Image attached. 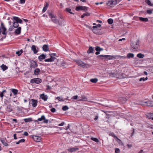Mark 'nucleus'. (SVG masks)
I'll list each match as a JSON object with an SVG mask.
<instances>
[{"label":"nucleus","instance_id":"nucleus-1","mask_svg":"<svg viewBox=\"0 0 153 153\" xmlns=\"http://www.w3.org/2000/svg\"><path fill=\"white\" fill-rule=\"evenodd\" d=\"M42 80L38 78H33L30 80V82L31 83L39 84L42 82Z\"/></svg>","mask_w":153,"mask_h":153},{"label":"nucleus","instance_id":"nucleus-2","mask_svg":"<svg viewBox=\"0 0 153 153\" xmlns=\"http://www.w3.org/2000/svg\"><path fill=\"white\" fill-rule=\"evenodd\" d=\"M74 61L79 66L81 67H87L89 65L88 64H85L84 62L80 60H75Z\"/></svg>","mask_w":153,"mask_h":153},{"label":"nucleus","instance_id":"nucleus-3","mask_svg":"<svg viewBox=\"0 0 153 153\" xmlns=\"http://www.w3.org/2000/svg\"><path fill=\"white\" fill-rule=\"evenodd\" d=\"M117 0H110L108 1L106 4L108 6L113 7L117 4Z\"/></svg>","mask_w":153,"mask_h":153},{"label":"nucleus","instance_id":"nucleus-4","mask_svg":"<svg viewBox=\"0 0 153 153\" xmlns=\"http://www.w3.org/2000/svg\"><path fill=\"white\" fill-rule=\"evenodd\" d=\"M131 45L132 48H138L139 47V41L137 40L136 41H132L131 43Z\"/></svg>","mask_w":153,"mask_h":153},{"label":"nucleus","instance_id":"nucleus-5","mask_svg":"<svg viewBox=\"0 0 153 153\" xmlns=\"http://www.w3.org/2000/svg\"><path fill=\"white\" fill-rule=\"evenodd\" d=\"M43 120V123H47L48 122V120H46L45 117L44 115L42 116L40 118H38L37 120H36L35 121V122H37V121H41Z\"/></svg>","mask_w":153,"mask_h":153},{"label":"nucleus","instance_id":"nucleus-6","mask_svg":"<svg viewBox=\"0 0 153 153\" xmlns=\"http://www.w3.org/2000/svg\"><path fill=\"white\" fill-rule=\"evenodd\" d=\"M98 57H104V59L107 60H111L113 59V58H115L114 56H112L111 55H99L98 56Z\"/></svg>","mask_w":153,"mask_h":153},{"label":"nucleus","instance_id":"nucleus-7","mask_svg":"<svg viewBox=\"0 0 153 153\" xmlns=\"http://www.w3.org/2000/svg\"><path fill=\"white\" fill-rule=\"evenodd\" d=\"M87 7H86L79 6L76 7V10L77 11L80 10H83L85 11H86L87 10Z\"/></svg>","mask_w":153,"mask_h":153},{"label":"nucleus","instance_id":"nucleus-8","mask_svg":"<svg viewBox=\"0 0 153 153\" xmlns=\"http://www.w3.org/2000/svg\"><path fill=\"white\" fill-rule=\"evenodd\" d=\"M33 138L34 140L37 142H39L41 140V138L40 137L37 136H33Z\"/></svg>","mask_w":153,"mask_h":153},{"label":"nucleus","instance_id":"nucleus-9","mask_svg":"<svg viewBox=\"0 0 153 153\" xmlns=\"http://www.w3.org/2000/svg\"><path fill=\"white\" fill-rule=\"evenodd\" d=\"M30 103L33 107H35L37 105V101L36 100L31 99L30 101Z\"/></svg>","mask_w":153,"mask_h":153},{"label":"nucleus","instance_id":"nucleus-10","mask_svg":"<svg viewBox=\"0 0 153 153\" xmlns=\"http://www.w3.org/2000/svg\"><path fill=\"white\" fill-rule=\"evenodd\" d=\"M48 96L46 95L43 94L40 95V97L44 101H46L48 99Z\"/></svg>","mask_w":153,"mask_h":153},{"label":"nucleus","instance_id":"nucleus-11","mask_svg":"<svg viewBox=\"0 0 153 153\" xmlns=\"http://www.w3.org/2000/svg\"><path fill=\"white\" fill-rule=\"evenodd\" d=\"M6 28L5 27L4 25H1V30L2 32V33L4 35H6L7 34Z\"/></svg>","mask_w":153,"mask_h":153},{"label":"nucleus","instance_id":"nucleus-12","mask_svg":"<svg viewBox=\"0 0 153 153\" xmlns=\"http://www.w3.org/2000/svg\"><path fill=\"white\" fill-rule=\"evenodd\" d=\"M13 19H14L16 22H17L18 23H22V21L20 18H19L18 17L16 16H13Z\"/></svg>","mask_w":153,"mask_h":153},{"label":"nucleus","instance_id":"nucleus-13","mask_svg":"<svg viewBox=\"0 0 153 153\" xmlns=\"http://www.w3.org/2000/svg\"><path fill=\"white\" fill-rule=\"evenodd\" d=\"M21 27H18V28L16 29L15 31V34L16 35L19 34L21 32Z\"/></svg>","mask_w":153,"mask_h":153},{"label":"nucleus","instance_id":"nucleus-14","mask_svg":"<svg viewBox=\"0 0 153 153\" xmlns=\"http://www.w3.org/2000/svg\"><path fill=\"white\" fill-rule=\"evenodd\" d=\"M46 57V56L44 54H42L39 56L38 58L40 61H41L43 59H44Z\"/></svg>","mask_w":153,"mask_h":153},{"label":"nucleus","instance_id":"nucleus-15","mask_svg":"<svg viewBox=\"0 0 153 153\" xmlns=\"http://www.w3.org/2000/svg\"><path fill=\"white\" fill-rule=\"evenodd\" d=\"M38 66L37 63L35 61H33L30 65V67L32 68H35Z\"/></svg>","mask_w":153,"mask_h":153},{"label":"nucleus","instance_id":"nucleus-16","mask_svg":"<svg viewBox=\"0 0 153 153\" xmlns=\"http://www.w3.org/2000/svg\"><path fill=\"white\" fill-rule=\"evenodd\" d=\"M109 135L112 136L113 137H114L116 140L120 141V140L117 137L115 134L114 133H111L109 134Z\"/></svg>","mask_w":153,"mask_h":153},{"label":"nucleus","instance_id":"nucleus-17","mask_svg":"<svg viewBox=\"0 0 153 153\" xmlns=\"http://www.w3.org/2000/svg\"><path fill=\"white\" fill-rule=\"evenodd\" d=\"M6 110L9 112H11L12 111V107L10 104L7 105L6 108Z\"/></svg>","mask_w":153,"mask_h":153},{"label":"nucleus","instance_id":"nucleus-18","mask_svg":"<svg viewBox=\"0 0 153 153\" xmlns=\"http://www.w3.org/2000/svg\"><path fill=\"white\" fill-rule=\"evenodd\" d=\"M81 99H79L78 100L79 101H80L83 100L86 101L87 100V99L86 97L84 95H82L81 96Z\"/></svg>","mask_w":153,"mask_h":153},{"label":"nucleus","instance_id":"nucleus-19","mask_svg":"<svg viewBox=\"0 0 153 153\" xmlns=\"http://www.w3.org/2000/svg\"><path fill=\"white\" fill-rule=\"evenodd\" d=\"M79 148H77L76 147H75V148H73L70 149L69 150L71 152H75L77 150H79Z\"/></svg>","mask_w":153,"mask_h":153},{"label":"nucleus","instance_id":"nucleus-20","mask_svg":"<svg viewBox=\"0 0 153 153\" xmlns=\"http://www.w3.org/2000/svg\"><path fill=\"white\" fill-rule=\"evenodd\" d=\"M88 27L91 29H92L93 32L97 34L98 33V31L96 28H94L93 29H92V27H91L88 26Z\"/></svg>","mask_w":153,"mask_h":153},{"label":"nucleus","instance_id":"nucleus-21","mask_svg":"<svg viewBox=\"0 0 153 153\" xmlns=\"http://www.w3.org/2000/svg\"><path fill=\"white\" fill-rule=\"evenodd\" d=\"M147 118L153 120V113H149L147 115Z\"/></svg>","mask_w":153,"mask_h":153},{"label":"nucleus","instance_id":"nucleus-22","mask_svg":"<svg viewBox=\"0 0 153 153\" xmlns=\"http://www.w3.org/2000/svg\"><path fill=\"white\" fill-rule=\"evenodd\" d=\"M1 68L4 71L6 70L8 68V67L4 64H2L1 65Z\"/></svg>","mask_w":153,"mask_h":153},{"label":"nucleus","instance_id":"nucleus-23","mask_svg":"<svg viewBox=\"0 0 153 153\" xmlns=\"http://www.w3.org/2000/svg\"><path fill=\"white\" fill-rule=\"evenodd\" d=\"M40 70L38 68H36L34 71V74L36 75H38L39 74L40 72Z\"/></svg>","mask_w":153,"mask_h":153},{"label":"nucleus","instance_id":"nucleus-24","mask_svg":"<svg viewBox=\"0 0 153 153\" xmlns=\"http://www.w3.org/2000/svg\"><path fill=\"white\" fill-rule=\"evenodd\" d=\"M134 55L132 53H128L127 56V57L128 59H130V58H133L134 57Z\"/></svg>","mask_w":153,"mask_h":153},{"label":"nucleus","instance_id":"nucleus-25","mask_svg":"<svg viewBox=\"0 0 153 153\" xmlns=\"http://www.w3.org/2000/svg\"><path fill=\"white\" fill-rule=\"evenodd\" d=\"M139 18L140 21L143 22H147L148 21V19L147 18H144L141 17H139Z\"/></svg>","mask_w":153,"mask_h":153},{"label":"nucleus","instance_id":"nucleus-26","mask_svg":"<svg viewBox=\"0 0 153 153\" xmlns=\"http://www.w3.org/2000/svg\"><path fill=\"white\" fill-rule=\"evenodd\" d=\"M46 3V5L43 7L42 10V12L43 13L45 12L48 6L49 5L48 3L47 2Z\"/></svg>","mask_w":153,"mask_h":153},{"label":"nucleus","instance_id":"nucleus-27","mask_svg":"<svg viewBox=\"0 0 153 153\" xmlns=\"http://www.w3.org/2000/svg\"><path fill=\"white\" fill-rule=\"evenodd\" d=\"M23 51L21 49L20 51L16 52V53L17 54L18 56H20L21 55L22 53H23Z\"/></svg>","mask_w":153,"mask_h":153},{"label":"nucleus","instance_id":"nucleus-28","mask_svg":"<svg viewBox=\"0 0 153 153\" xmlns=\"http://www.w3.org/2000/svg\"><path fill=\"white\" fill-rule=\"evenodd\" d=\"M119 100L120 101H121V102L123 103H125L126 101V98L123 97H120Z\"/></svg>","mask_w":153,"mask_h":153},{"label":"nucleus","instance_id":"nucleus-29","mask_svg":"<svg viewBox=\"0 0 153 153\" xmlns=\"http://www.w3.org/2000/svg\"><path fill=\"white\" fill-rule=\"evenodd\" d=\"M48 14L50 18L52 19L56 18V16H55L54 14H53L51 12H49L48 13Z\"/></svg>","mask_w":153,"mask_h":153},{"label":"nucleus","instance_id":"nucleus-30","mask_svg":"<svg viewBox=\"0 0 153 153\" xmlns=\"http://www.w3.org/2000/svg\"><path fill=\"white\" fill-rule=\"evenodd\" d=\"M96 51H97L95 53L96 55H98L100 54V51L103 50V48H95Z\"/></svg>","mask_w":153,"mask_h":153},{"label":"nucleus","instance_id":"nucleus-31","mask_svg":"<svg viewBox=\"0 0 153 153\" xmlns=\"http://www.w3.org/2000/svg\"><path fill=\"white\" fill-rule=\"evenodd\" d=\"M145 2L148 5L150 6H153V4L151 3V2L149 0H146Z\"/></svg>","mask_w":153,"mask_h":153},{"label":"nucleus","instance_id":"nucleus-32","mask_svg":"<svg viewBox=\"0 0 153 153\" xmlns=\"http://www.w3.org/2000/svg\"><path fill=\"white\" fill-rule=\"evenodd\" d=\"M1 141L2 143L5 146H8V144L5 142V141L4 139H1Z\"/></svg>","mask_w":153,"mask_h":153},{"label":"nucleus","instance_id":"nucleus-33","mask_svg":"<svg viewBox=\"0 0 153 153\" xmlns=\"http://www.w3.org/2000/svg\"><path fill=\"white\" fill-rule=\"evenodd\" d=\"M51 20L53 22L56 24H57L59 22L58 20L56 18L52 19Z\"/></svg>","mask_w":153,"mask_h":153},{"label":"nucleus","instance_id":"nucleus-34","mask_svg":"<svg viewBox=\"0 0 153 153\" xmlns=\"http://www.w3.org/2000/svg\"><path fill=\"white\" fill-rule=\"evenodd\" d=\"M19 25L18 23L16 22H14L13 23V27L15 28L18 27Z\"/></svg>","mask_w":153,"mask_h":153},{"label":"nucleus","instance_id":"nucleus-35","mask_svg":"<svg viewBox=\"0 0 153 153\" xmlns=\"http://www.w3.org/2000/svg\"><path fill=\"white\" fill-rule=\"evenodd\" d=\"M24 120L25 122L26 123L30 122L32 121V118H25L24 119Z\"/></svg>","mask_w":153,"mask_h":153},{"label":"nucleus","instance_id":"nucleus-36","mask_svg":"<svg viewBox=\"0 0 153 153\" xmlns=\"http://www.w3.org/2000/svg\"><path fill=\"white\" fill-rule=\"evenodd\" d=\"M137 56L140 58H143L144 57V55L141 53H139L137 54Z\"/></svg>","mask_w":153,"mask_h":153},{"label":"nucleus","instance_id":"nucleus-37","mask_svg":"<svg viewBox=\"0 0 153 153\" xmlns=\"http://www.w3.org/2000/svg\"><path fill=\"white\" fill-rule=\"evenodd\" d=\"M90 81L93 83H95L98 81V79L97 78L92 79Z\"/></svg>","mask_w":153,"mask_h":153},{"label":"nucleus","instance_id":"nucleus-38","mask_svg":"<svg viewBox=\"0 0 153 153\" xmlns=\"http://www.w3.org/2000/svg\"><path fill=\"white\" fill-rule=\"evenodd\" d=\"M91 139L92 140L96 142L97 143H98L99 142V140L97 138L92 137H91Z\"/></svg>","mask_w":153,"mask_h":153},{"label":"nucleus","instance_id":"nucleus-39","mask_svg":"<svg viewBox=\"0 0 153 153\" xmlns=\"http://www.w3.org/2000/svg\"><path fill=\"white\" fill-rule=\"evenodd\" d=\"M12 91L15 95H16L17 94L18 92V91L16 89H12Z\"/></svg>","mask_w":153,"mask_h":153},{"label":"nucleus","instance_id":"nucleus-40","mask_svg":"<svg viewBox=\"0 0 153 153\" xmlns=\"http://www.w3.org/2000/svg\"><path fill=\"white\" fill-rule=\"evenodd\" d=\"M94 48H89V49L87 51V52L88 53H92L93 51H94Z\"/></svg>","mask_w":153,"mask_h":153},{"label":"nucleus","instance_id":"nucleus-41","mask_svg":"<svg viewBox=\"0 0 153 153\" xmlns=\"http://www.w3.org/2000/svg\"><path fill=\"white\" fill-rule=\"evenodd\" d=\"M108 22L109 24H111L113 23V20L112 19H109L108 20Z\"/></svg>","mask_w":153,"mask_h":153},{"label":"nucleus","instance_id":"nucleus-42","mask_svg":"<svg viewBox=\"0 0 153 153\" xmlns=\"http://www.w3.org/2000/svg\"><path fill=\"white\" fill-rule=\"evenodd\" d=\"M34 53L36 54L38 51L39 48H31Z\"/></svg>","mask_w":153,"mask_h":153},{"label":"nucleus","instance_id":"nucleus-43","mask_svg":"<svg viewBox=\"0 0 153 153\" xmlns=\"http://www.w3.org/2000/svg\"><path fill=\"white\" fill-rule=\"evenodd\" d=\"M69 109L68 107L66 105L63 106L62 108V109L64 111L67 110Z\"/></svg>","mask_w":153,"mask_h":153},{"label":"nucleus","instance_id":"nucleus-44","mask_svg":"<svg viewBox=\"0 0 153 153\" xmlns=\"http://www.w3.org/2000/svg\"><path fill=\"white\" fill-rule=\"evenodd\" d=\"M65 10L66 11L69 12V13H70L71 14H74V13H73L72 12H71V9L69 8H67Z\"/></svg>","mask_w":153,"mask_h":153},{"label":"nucleus","instance_id":"nucleus-45","mask_svg":"<svg viewBox=\"0 0 153 153\" xmlns=\"http://www.w3.org/2000/svg\"><path fill=\"white\" fill-rule=\"evenodd\" d=\"M50 59L51 60H52V62H53L54 61L55 59H56V58L54 56H53L51 54Z\"/></svg>","mask_w":153,"mask_h":153},{"label":"nucleus","instance_id":"nucleus-46","mask_svg":"<svg viewBox=\"0 0 153 153\" xmlns=\"http://www.w3.org/2000/svg\"><path fill=\"white\" fill-rule=\"evenodd\" d=\"M101 26V25L100 24H98L97 25V26H93V27H92V28H97V27H100Z\"/></svg>","mask_w":153,"mask_h":153},{"label":"nucleus","instance_id":"nucleus-47","mask_svg":"<svg viewBox=\"0 0 153 153\" xmlns=\"http://www.w3.org/2000/svg\"><path fill=\"white\" fill-rule=\"evenodd\" d=\"M56 99H58L59 101H64V100H63L62 98H61L60 97H56Z\"/></svg>","mask_w":153,"mask_h":153},{"label":"nucleus","instance_id":"nucleus-48","mask_svg":"<svg viewBox=\"0 0 153 153\" xmlns=\"http://www.w3.org/2000/svg\"><path fill=\"white\" fill-rule=\"evenodd\" d=\"M78 97V96L77 95L74 96L72 97V99L76 100L77 99Z\"/></svg>","mask_w":153,"mask_h":153},{"label":"nucleus","instance_id":"nucleus-49","mask_svg":"<svg viewBox=\"0 0 153 153\" xmlns=\"http://www.w3.org/2000/svg\"><path fill=\"white\" fill-rule=\"evenodd\" d=\"M147 13L149 14H151L152 13V11L151 10H147Z\"/></svg>","mask_w":153,"mask_h":153},{"label":"nucleus","instance_id":"nucleus-50","mask_svg":"<svg viewBox=\"0 0 153 153\" xmlns=\"http://www.w3.org/2000/svg\"><path fill=\"white\" fill-rule=\"evenodd\" d=\"M45 62H52V60H51L50 58L45 59Z\"/></svg>","mask_w":153,"mask_h":153},{"label":"nucleus","instance_id":"nucleus-51","mask_svg":"<svg viewBox=\"0 0 153 153\" xmlns=\"http://www.w3.org/2000/svg\"><path fill=\"white\" fill-rule=\"evenodd\" d=\"M120 149L118 148L115 149V153H120Z\"/></svg>","mask_w":153,"mask_h":153},{"label":"nucleus","instance_id":"nucleus-52","mask_svg":"<svg viewBox=\"0 0 153 153\" xmlns=\"http://www.w3.org/2000/svg\"><path fill=\"white\" fill-rule=\"evenodd\" d=\"M25 0H20V3L21 4H24L25 2Z\"/></svg>","mask_w":153,"mask_h":153},{"label":"nucleus","instance_id":"nucleus-53","mask_svg":"<svg viewBox=\"0 0 153 153\" xmlns=\"http://www.w3.org/2000/svg\"><path fill=\"white\" fill-rule=\"evenodd\" d=\"M49 46L48 45H44L43 46L42 48H48Z\"/></svg>","mask_w":153,"mask_h":153},{"label":"nucleus","instance_id":"nucleus-54","mask_svg":"<svg viewBox=\"0 0 153 153\" xmlns=\"http://www.w3.org/2000/svg\"><path fill=\"white\" fill-rule=\"evenodd\" d=\"M51 111L53 113H54L56 111V109L55 108H51Z\"/></svg>","mask_w":153,"mask_h":153},{"label":"nucleus","instance_id":"nucleus-55","mask_svg":"<svg viewBox=\"0 0 153 153\" xmlns=\"http://www.w3.org/2000/svg\"><path fill=\"white\" fill-rule=\"evenodd\" d=\"M84 14L85 15V16H89L90 15V14L88 13H84Z\"/></svg>","mask_w":153,"mask_h":153},{"label":"nucleus","instance_id":"nucleus-56","mask_svg":"<svg viewBox=\"0 0 153 153\" xmlns=\"http://www.w3.org/2000/svg\"><path fill=\"white\" fill-rule=\"evenodd\" d=\"M65 124V123L64 122H62V123H61L60 124L58 125V126H62L64 125V124Z\"/></svg>","mask_w":153,"mask_h":153},{"label":"nucleus","instance_id":"nucleus-57","mask_svg":"<svg viewBox=\"0 0 153 153\" xmlns=\"http://www.w3.org/2000/svg\"><path fill=\"white\" fill-rule=\"evenodd\" d=\"M25 141V140L24 139H22L20 140H19L20 143L24 142Z\"/></svg>","mask_w":153,"mask_h":153},{"label":"nucleus","instance_id":"nucleus-58","mask_svg":"<svg viewBox=\"0 0 153 153\" xmlns=\"http://www.w3.org/2000/svg\"><path fill=\"white\" fill-rule=\"evenodd\" d=\"M70 125L69 124H68V126L67 127H65V128H64V129L67 130L69 128Z\"/></svg>","mask_w":153,"mask_h":153},{"label":"nucleus","instance_id":"nucleus-59","mask_svg":"<svg viewBox=\"0 0 153 153\" xmlns=\"http://www.w3.org/2000/svg\"><path fill=\"white\" fill-rule=\"evenodd\" d=\"M43 50L45 52L49 51V48H43Z\"/></svg>","mask_w":153,"mask_h":153},{"label":"nucleus","instance_id":"nucleus-60","mask_svg":"<svg viewBox=\"0 0 153 153\" xmlns=\"http://www.w3.org/2000/svg\"><path fill=\"white\" fill-rule=\"evenodd\" d=\"M23 135L25 136H27L28 135V133L27 132L25 131V132H24V133Z\"/></svg>","mask_w":153,"mask_h":153},{"label":"nucleus","instance_id":"nucleus-61","mask_svg":"<svg viewBox=\"0 0 153 153\" xmlns=\"http://www.w3.org/2000/svg\"><path fill=\"white\" fill-rule=\"evenodd\" d=\"M51 55H52L53 56H54L55 57V56L56 57H58V56H57V54H56L55 53H52L51 54Z\"/></svg>","mask_w":153,"mask_h":153},{"label":"nucleus","instance_id":"nucleus-62","mask_svg":"<svg viewBox=\"0 0 153 153\" xmlns=\"http://www.w3.org/2000/svg\"><path fill=\"white\" fill-rule=\"evenodd\" d=\"M125 38H123L122 39H119V40H118V41L119 42H121L123 40V41H124L125 40Z\"/></svg>","mask_w":153,"mask_h":153},{"label":"nucleus","instance_id":"nucleus-63","mask_svg":"<svg viewBox=\"0 0 153 153\" xmlns=\"http://www.w3.org/2000/svg\"><path fill=\"white\" fill-rule=\"evenodd\" d=\"M13 27L12 26H11L9 28V30L10 31H12L13 30Z\"/></svg>","mask_w":153,"mask_h":153},{"label":"nucleus","instance_id":"nucleus-64","mask_svg":"<svg viewBox=\"0 0 153 153\" xmlns=\"http://www.w3.org/2000/svg\"><path fill=\"white\" fill-rule=\"evenodd\" d=\"M142 80L143 81H145L144 78L142 77V78H140L139 79L140 81H141Z\"/></svg>","mask_w":153,"mask_h":153}]
</instances>
